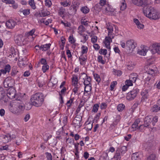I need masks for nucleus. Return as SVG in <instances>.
I'll use <instances>...</instances> for the list:
<instances>
[{
    "label": "nucleus",
    "mask_w": 160,
    "mask_h": 160,
    "mask_svg": "<svg viewBox=\"0 0 160 160\" xmlns=\"http://www.w3.org/2000/svg\"><path fill=\"white\" fill-rule=\"evenodd\" d=\"M143 13L148 18L156 20L160 18V15L157 11L151 7H148L143 9Z\"/></svg>",
    "instance_id": "f257e3e1"
},
{
    "label": "nucleus",
    "mask_w": 160,
    "mask_h": 160,
    "mask_svg": "<svg viewBox=\"0 0 160 160\" xmlns=\"http://www.w3.org/2000/svg\"><path fill=\"white\" fill-rule=\"evenodd\" d=\"M44 97L42 93H37L32 95L31 98V102L32 104L36 107L41 106L44 100Z\"/></svg>",
    "instance_id": "f03ea898"
},
{
    "label": "nucleus",
    "mask_w": 160,
    "mask_h": 160,
    "mask_svg": "<svg viewBox=\"0 0 160 160\" xmlns=\"http://www.w3.org/2000/svg\"><path fill=\"white\" fill-rule=\"evenodd\" d=\"M24 109V104L22 102L16 100L14 102V106L11 110L13 113L17 114L22 113Z\"/></svg>",
    "instance_id": "7ed1b4c3"
},
{
    "label": "nucleus",
    "mask_w": 160,
    "mask_h": 160,
    "mask_svg": "<svg viewBox=\"0 0 160 160\" xmlns=\"http://www.w3.org/2000/svg\"><path fill=\"white\" fill-rule=\"evenodd\" d=\"M101 10L104 14L108 15L109 12H113L114 9L109 5L107 0H101Z\"/></svg>",
    "instance_id": "20e7f679"
},
{
    "label": "nucleus",
    "mask_w": 160,
    "mask_h": 160,
    "mask_svg": "<svg viewBox=\"0 0 160 160\" xmlns=\"http://www.w3.org/2000/svg\"><path fill=\"white\" fill-rule=\"evenodd\" d=\"M127 151V147L122 146L117 148L113 157L114 160H121L122 156L126 153Z\"/></svg>",
    "instance_id": "39448f33"
},
{
    "label": "nucleus",
    "mask_w": 160,
    "mask_h": 160,
    "mask_svg": "<svg viewBox=\"0 0 160 160\" xmlns=\"http://www.w3.org/2000/svg\"><path fill=\"white\" fill-rule=\"evenodd\" d=\"M136 46L137 43L134 40L130 39L128 40L126 43V47L127 49V52L128 53L132 52Z\"/></svg>",
    "instance_id": "423d86ee"
},
{
    "label": "nucleus",
    "mask_w": 160,
    "mask_h": 160,
    "mask_svg": "<svg viewBox=\"0 0 160 160\" xmlns=\"http://www.w3.org/2000/svg\"><path fill=\"white\" fill-rule=\"evenodd\" d=\"M139 91V90L138 88H134L127 93L126 96L127 99L129 101L133 100L137 95Z\"/></svg>",
    "instance_id": "0eeeda50"
},
{
    "label": "nucleus",
    "mask_w": 160,
    "mask_h": 160,
    "mask_svg": "<svg viewBox=\"0 0 160 160\" xmlns=\"http://www.w3.org/2000/svg\"><path fill=\"white\" fill-rule=\"evenodd\" d=\"M149 90L148 89L143 90L141 93L142 97L140 102L143 104L144 102H146L148 99L149 96L148 93Z\"/></svg>",
    "instance_id": "6e6552de"
},
{
    "label": "nucleus",
    "mask_w": 160,
    "mask_h": 160,
    "mask_svg": "<svg viewBox=\"0 0 160 160\" xmlns=\"http://www.w3.org/2000/svg\"><path fill=\"white\" fill-rule=\"evenodd\" d=\"M0 100H2L4 103L7 102L8 101L7 96L5 92V91L3 88L0 87Z\"/></svg>",
    "instance_id": "1a4fd4ad"
},
{
    "label": "nucleus",
    "mask_w": 160,
    "mask_h": 160,
    "mask_svg": "<svg viewBox=\"0 0 160 160\" xmlns=\"http://www.w3.org/2000/svg\"><path fill=\"white\" fill-rule=\"evenodd\" d=\"M152 116H150L146 117L144 123L145 127H147L148 128H152L151 123H152Z\"/></svg>",
    "instance_id": "9d476101"
},
{
    "label": "nucleus",
    "mask_w": 160,
    "mask_h": 160,
    "mask_svg": "<svg viewBox=\"0 0 160 160\" xmlns=\"http://www.w3.org/2000/svg\"><path fill=\"white\" fill-rule=\"evenodd\" d=\"M13 80L7 78L5 79L3 82V85L5 88H13Z\"/></svg>",
    "instance_id": "9b49d317"
},
{
    "label": "nucleus",
    "mask_w": 160,
    "mask_h": 160,
    "mask_svg": "<svg viewBox=\"0 0 160 160\" xmlns=\"http://www.w3.org/2000/svg\"><path fill=\"white\" fill-rule=\"evenodd\" d=\"M16 94V90L13 88H9L8 90L7 96V98H9L10 99H12L14 98Z\"/></svg>",
    "instance_id": "f8f14e48"
},
{
    "label": "nucleus",
    "mask_w": 160,
    "mask_h": 160,
    "mask_svg": "<svg viewBox=\"0 0 160 160\" xmlns=\"http://www.w3.org/2000/svg\"><path fill=\"white\" fill-rule=\"evenodd\" d=\"M152 49H151V52L152 54L156 53H159L160 52V43L154 44L152 45Z\"/></svg>",
    "instance_id": "ddd939ff"
},
{
    "label": "nucleus",
    "mask_w": 160,
    "mask_h": 160,
    "mask_svg": "<svg viewBox=\"0 0 160 160\" xmlns=\"http://www.w3.org/2000/svg\"><path fill=\"white\" fill-rule=\"evenodd\" d=\"M17 23L13 19H10L6 22V27L9 29L13 28L16 25Z\"/></svg>",
    "instance_id": "4468645a"
},
{
    "label": "nucleus",
    "mask_w": 160,
    "mask_h": 160,
    "mask_svg": "<svg viewBox=\"0 0 160 160\" xmlns=\"http://www.w3.org/2000/svg\"><path fill=\"white\" fill-rule=\"evenodd\" d=\"M24 39L22 34L18 35L14 37V40L16 43L19 45H21L22 44Z\"/></svg>",
    "instance_id": "2eb2a0df"
},
{
    "label": "nucleus",
    "mask_w": 160,
    "mask_h": 160,
    "mask_svg": "<svg viewBox=\"0 0 160 160\" xmlns=\"http://www.w3.org/2000/svg\"><path fill=\"white\" fill-rule=\"evenodd\" d=\"M112 38L110 37H106L103 41V45L108 49L110 50V41L112 42Z\"/></svg>",
    "instance_id": "dca6fc26"
},
{
    "label": "nucleus",
    "mask_w": 160,
    "mask_h": 160,
    "mask_svg": "<svg viewBox=\"0 0 160 160\" xmlns=\"http://www.w3.org/2000/svg\"><path fill=\"white\" fill-rule=\"evenodd\" d=\"M144 0H132V3L135 5L139 6H142L145 8L144 6L145 3H144Z\"/></svg>",
    "instance_id": "f3484780"
},
{
    "label": "nucleus",
    "mask_w": 160,
    "mask_h": 160,
    "mask_svg": "<svg viewBox=\"0 0 160 160\" xmlns=\"http://www.w3.org/2000/svg\"><path fill=\"white\" fill-rule=\"evenodd\" d=\"M84 95L85 96H88L90 93L92 89L91 84L89 85H84Z\"/></svg>",
    "instance_id": "a211bd4d"
},
{
    "label": "nucleus",
    "mask_w": 160,
    "mask_h": 160,
    "mask_svg": "<svg viewBox=\"0 0 160 160\" xmlns=\"http://www.w3.org/2000/svg\"><path fill=\"white\" fill-rule=\"evenodd\" d=\"M147 73L149 74L154 76L155 74L157 73V69L156 66L153 67L152 68L149 67V69L147 71Z\"/></svg>",
    "instance_id": "6ab92c4d"
},
{
    "label": "nucleus",
    "mask_w": 160,
    "mask_h": 160,
    "mask_svg": "<svg viewBox=\"0 0 160 160\" xmlns=\"http://www.w3.org/2000/svg\"><path fill=\"white\" fill-rule=\"evenodd\" d=\"M147 51L146 47H143L141 48V49H139L138 53L140 55L145 56L146 55Z\"/></svg>",
    "instance_id": "aec40b11"
},
{
    "label": "nucleus",
    "mask_w": 160,
    "mask_h": 160,
    "mask_svg": "<svg viewBox=\"0 0 160 160\" xmlns=\"http://www.w3.org/2000/svg\"><path fill=\"white\" fill-rule=\"evenodd\" d=\"M2 141L4 143H6L10 141V137L9 134L2 135Z\"/></svg>",
    "instance_id": "412c9836"
},
{
    "label": "nucleus",
    "mask_w": 160,
    "mask_h": 160,
    "mask_svg": "<svg viewBox=\"0 0 160 160\" xmlns=\"http://www.w3.org/2000/svg\"><path fill=\"white\" fill-rule=\"evenodd\" d=\"M132 160H140L141 156L139 153L138 152L133 153L132 156Z\"/></svg>",
    "instance_id": "4be33fe9"
},
{
    "label": "nucleus",
    "mask_w": 160,
    "mask_h": 160,
    "mask_svg": "<svg viewBox=\"0 0 160 160\" xmlns=\"http://www.w3.org/2000/svg\"><path fill=\"white\" fill-rule=\"evenodd\" d=\"M51 45L50 43L42 45L41 46L40 50H42V51H46L50 48Z\"/></svg>",
    "instance_id": "5701e85b"
},
{
    "label": "nucleus",
    "mask_w": 160,
    "mask_h": 160,
    "mask_svg": "<svg viewBox=\"0 0 160 160\" xmlns=\"http://www.w3.org/2000/svg\"><path fill=\"white\" fill-rule=\"evenodd\" d=\"M138 75L136 73H132L130 74L129 79L133 82H135L138 78Z\"/></svg>",
    "instance_id": "b1692460"
},
{
    "label": "nucleus",
    "mask_w": 160,
    "mask_h": 160,
    "mask_svg": "<svg viewBox=\"0 0 160 160\" xmlns=\"http://www.w3.org/2000/svg\"><path fill=\"white\" fill-rule=\"evenodd\" d=\"M127 5L125 0H122L120 6V10L122 11H124L126 8Z\"/></svg>",
    "instance_id": "393cba45"
},
{
    "label": "nucleus",
    "mask_w": 160,
    "mask_h": 160,
    "mask_svg": "<svg viewBox=\"0 0 160 160\" xmlns=\"http://www.w3.org/2000/svg\"><path fill=\"white\" fill-rule=\"evenodd\" d=\"M18 71L17 68L16 66H13L11 72V75L12 77H14L18 72Z\"/></svg>",
    "instance_id": "a878e982"
},
{
    "label": "nucleus",
    "mask_w": 160,
    "mask_h": 160,
    "mask_svg": "<svg viewBox=\"0 0 160 160\" xmlns=\"http://www.w3.org/2000/svg\"><path fill=\"white\" fill-rule=\"evenodd\" d=\"M65 12V9L62 7L59 8L58 13L59 15L63 18V17H64V14Z\"/></svg>",
    "instance_id": "bb28decb"
},
{
    "label": "nucleus",
    "mask_w": 160,
    "mask_h": 160,
    "mask_svg": "<svg viewBox=\"0 0 160 160\" xmlns=\"http://www.w3.org/2000/svg\"><path fill=\"white\" fill-rule=\"evenodd\" d=\"M152 111L153 112H157L160 110V106L157 104L154 105L152 108Z\"/></svg>",
    "instance_id": "cd10ccee"
},
{
    "label": "nucleus",
    "mask_w": 160,
    "mask_h": 160,
    "mask_svg": "<svg viewBox=\"0 0 160 160\" xmlns=\"http://www.w3.org/2000/svg\"><path fill=\"white\" fill-rule=\"evenodd\" d=\"M81 11L84 14H87L89 11V9L87 6L82 7L81 8Z\"/></svg>",
    "instance_id": "c85d7f7f"
},
{
    "label": "nucleus",
    "mask_w": 160,
    "mask_h": 160,
    "mask_svg": "<svg viewBox=\"0 0 160 160\" xmlns=\"http://www.w3.org/2000/svg\"><path fill=\"white\" fill-rule=\"evenodd\" d=\"M156 155L155 154H151L147 157L146 160H156Z\"/></svg>",
    "instance_id": "c756f323"
},
{
    "label": "nucleus",
    "mask_w": 160,
    "mask_h": 160,
    "mask_svg": "<svg viewBox=\"0 0 160 160\" xmlns=\"http://www.w3.org/2000/svg\"><path fill=\"white\" fill-rule=\"evenodd\" d=\"M28 61H20L18 64L20 67L22 68L25 67L28 64Z\"/></svg>",
    "instance_id": "7c9ffc66"
},
{
    "label": "nucleus",
    "mask_w": 160,
    "mask_h": 160,
    "mask_svg": "<svg viewBox=\"0 0 160 160\" xmlns=\"http://www.w3.org/2000/svg\"><path fill=\"white\" fill-rule=\"evenodd\" d=\"M72 85L75 86L78 83V77L75 75L73 76L72 78Z\"/></svg>",
    "instance_id": "2f4dec72"
},
{
    "label": "nucleus",
    "mask_w": 160,
    "mask_h": 160,
    "mask_svg": "<svg viewBox=\"0 0 160 160\" xmlns=\"http://www.w3.org/2000/svg\"><path fill=\"white\" fill-rule=\"evenodd\" d=\"M93 74L94 79L98 82V84H99V82H100V76L98 74L94 72L93 73Z\"/></svg>",
    "instance_id": "473e14b6"
},
{
    "label": "nucleus",
    "mask_w": 160,
    "mask_h": 160,
    "mask_svg": "<svg viewBox=\"0 0 160 160\" xmlns=\"http://www.w3.org/2000/svg\"><path fill=\"white\" fill-rule=\"evenodd\" d=\"M28 4L31 6L32 9H36L35 3L34 0H29Z\"/></svg>",
    "instance_id": "72a5a7b5"
},
{
    "label": "nucleus",
    "mask_w": 160,
    "mask_h": 160,
    "mask_svg": "<svg viewBox=\"0 0 160 160\" xmlns=\"http://www.w3.org/2000/svg\"><path fill=\"white\" fill-rule=\"evenodd\" d=\"M19 12H22L23 15L25 16L28 15L30 13V10L29 9H25L24 10L21 9Z\"/></svg>",
    "instance_id": "f704fd0d"
},
{
    "label": "nucleus",
    "mask_w": 160,
    "mask_h": 160,
    "mask_svg": "<svg viewBox=\"0 0 160 160\" xmlns=\"http://www.w3.org/2000/svg\"><path fill=\"white\" fill-rule=\"evenodd\" d=\"M91 78L90 77H87L86 78H85L84 81V85H89L91 84L90 83Z\"/></svg>",
    "instance_id": "c9c22d12"
},
{
    "label": "nucleus",
    "mask_w": 160,
    "mask_h": 160,
    "mask_svg": "<svg viewBox=\"0 0 160 160\" xmlns=\"http://www.w3.org/2000/svg\"><path fill=\"white\" fill-rule=\"evenodd\" d=\"M125 106L123 104L121 103L118 104L117 107V109L118 111H122L124 108Z\"/></svg>",
    "instance_id": "e433bc0d"
},
{
    "label": "nucleus",
    "mask_w": 160,
    "mask_h": 160,
    "mask_svg": "<svg viewBox=\"0 0 160 160\" xmlns=\"http://www.w3.org/2000/svg\"><path fill=\"white\" fill-rule=\"evenodd\" d=\"M113 72L114 75H117L118 76H120L122 73V72L121 71L115 69H113Z\"/></svg>",
    "instance_id": "4c0bfd02"
},
{
    "label": "nucleus",
    "mask_w": 160,
    "mask_h": 160,
    "mask_svg": "<svg viewBox=\"0 0 160 160\" xmlns=\"http://www.w3.org/2000/svg\"><path fill=\"white\" fill-rule=\"evenodd\" d=\"M80 120H78L77 119H74L73 122V123L75 127L79 126L80 127V126H81V125H80Z\"/></svg>",
    "instance_id": "58836bf2"
},
{
    "label": "nucleus",
    "mask_w": 160,
    "mask_h": 160,
    "mask_svg": "<svg viewBox=\"0 0 160 160\" xmlns=\"http://www.w3.org/2000/svg\"><path fill=\"white\" fill-rule=\"evenodd\" d=\"M74 99V98L73 97L71 98L67 102L66 104L68 107V108L71 106L72 103Z\"/></svg>",
    "instance_id": "ea45409f"
},
{
    "label": "nucleus",
    "mask_w": 160,
    "mask_h": 160,
    "mask_svg": "<svg viewBox=\"0 0 160 160\" xmlns=\"http://www.w3.org/2000/svg\"><path fill=\"white\" fill-rule=\"evenodd\" d=\"M141 103L139 101H136L135 102L133 105L131 107V109L133 111L137 108L139 105Z\"/></svg>",
    "instance_id": "a19ab883"
},
{
    "label": "nucleus",
    "mask_w": 160,
    "mask_h": 160,
    "mask_svg": "<svg viewBox=\"0 0 160 160\" xmlns=\"http://www.w3.org/2000/svg\"><path fill=\"white\" fill-rule=\"evenodd\" d=\"M2 2L6 4H14L15 1L14 0H2Z\"/></svg>",
    "instance_id": "79ce46f5"
},
{
    "label": "nucleus",
    "mask_w": 160,
    "mask_h": 160,
    "mask_svg": "<svg viewBox=\"0 0 160 160\" xmlns=\"http://www.w3.org/2000/svg\"><path fill=\"white\" fill-rule=\"evenodd\" d=\"M127 69L129 70H131L133 69L134 68V65L132 64V62L131 63L129 62L126 64Z\"/></svg>",
    "instance_id": "37998d69"
},
{
    "label": "nucleus",
    "mask_w": 160,
    "mask_h": 160,
    "mask_svg": "<svg viewBox=\"0 0 160 160\" xmlns=\"http://www.w3.org/2000/svg\"><path fill=\"white\" fill-rule=\"evenodd\" d=\"M82 48V54H83L85 53H87L88 48L86 46H85L83 45H82L81 47Z\"/></svg>",
    "instance_id": "c03bdc74"
},
{
    "label": "nucleus",
    "mask_w": 160,
    "mask_h": 160,
    "mask_svg": "<svg viewBox=\"0 0 160 160\" xmlns=\"http://www.w3.org/2000/svg\"><path fill=\"white\" fill-rule=\"evenodd\" d=\"M49 66L46 64L45 65H43L42 68V70L43 72H46V71L49 69Z\"/></svg>",
    "instance_id": "a18cd8bd"
},
{
    "label": "nucleus",
    "mask_w": 160,
    "mask_h": 160,
    "mask_svg": "<svg viewBox=\"0 0 160 160\" xmlns=\"http://www.w3.org/2000/svg\"><path fill=\"white\" fill-rule=\"evenodd\" d=\"M117 84L116 81H113L111 82L110 86V90L111 91H113L114 89V87L115 85Z\"/></svg>",
    "instance_id": "49530a36"
},
{
    "label": "nucleus",
    "mask_w": 160,
    "mask_h": 160,
    "mask_svg": "<svg viewBox=\"0 0 160 160\" xmlns=\"http://www.w3.org/2000/svg\"><path fill=\"white\" fill-rule=\"evenodd\" d=\"M45 155L48 160H52V156L51 153L48 152H46L45 153Z\"/></svg>",
    "instance_id": "de8ad7c7"
},
{
    "label": "nucleus",
    "mask_w": 160,
    "mask_h": 160,
    "mask_svg": "<svg viewBox=\"0 0 160 160\" xmlns=\"http://www.w3.org/2000/svg\"><path fill=\"white\" fill-rule=\"evenodd\" d=\"M99 107V105L98 104H95L93 106L92 111L93 112H96L98 110Z\"/></svg>",
    "instance_id": "09e8293b"
},
{
    "label": "nucleus",
    "mask_w": 160,
    "mask_h": 160,
    "mask_svg": "<svg viewBox=\"0 0 160 160\" xmlns=\"http://www.w3.org/2000/svg\"><path fill=\"white\" fill-rule=\"evenodd\" d=\"M152 126H153L155 125V123L158 122V118L157 116H155L154 117H152Z\"/></svg>",
    "instance_id": "8fccbe9b"
},
{
    "label": "nucleus",
    "mask_w": 160,
    "mask_h": 160,
    "mask_svg": "<svg viewBox=\"0 0 160 160\" xmlns=\"http://www.w3.org/2000/svg\"><path fill=\"white\" fill-rule=\"evenodd\" d=\"M45 4L46 6L48 8L50 7L52 4L51 1L50 0H45Z\"/></svg>",
    "instance_id": "3c124183"
},
{
    "label": "nucleus",
    "mask_w": 160,
    "mask_h": 160,
    "mask_svg": "<svg viewBox=\"0 0 160 160\" xmlns=\"http://www.w3.org/2000/svg\"><path fill=\"white\" fill-rule=\"evenodd\" d=\"M68 40L69 42L71 43H74L75 42L76 40L73 37L72 35L70 36L68 38Z\"/></svg>",
    "instance_id": "603ef678"
},
{
    "label": "nucleus",
    "mask_w": 160,
    "mask_h": 160,
    "mask_svg": "<svg viewBox=\"0 0 160 160\" xmlns=\"http://www.w3.org/2000/svg\"><path fill=\"white\" fill-rule=\"evenodd\" d=\"M132 82H133L130 79L129 80H127L125 81V84L128 87L132 86L133 85Z\"/></svg>",
    "instance_id": "864d4df0"
},
{
    "label": "nucleus",
    "mask_w": 160,
    "mask_h": 160,
    "mask_svg": "<svg viewBox=\"0 0 160 160\" xmlns=\"http://www.w3.org/2000/svg\"><path fill=\"white\" fill-rule=\"evenodd\" d=\"M38 86L39 87H42L43 85L45 84V81L44 80H41L39 81V80L38 81Z\"/></svg>",
    "instance_id": "5fc2aeb1"
},
{
    "label": "nucleus",
    "mask_w": 160,
    "mask_h": 160,
    "mask_svg": "<svg viewBox=\"0 0 160 160\" xmlns=\"http://www.w3.org/2000/svg\"><path fill=\"white\" fill-rule=\"evenodd\" d=\"M145 128H148L147 127H145L144 124L140 125L138 127V130L141 131H143L145 129Z\"/></svg>",
    "instance_id": "6e6d98bb"
},
{
    "label": "nucleus",
    "mask_w": 160,
    "mask_h": 160,
    "mask_svg": "<svg viewBox=\"0 0 160 160\" xmlns=\"http://www.w3.org/2000/svg\"><path fill=\"white\" fill-rule=\"evenodd\" d=\"M40 63H41L42 64H43V65L47 64L46 60L43 58H41L38 62V65H39Z\"/></svg>",
    "instance_id": "4d7b16f0"
},
{
    "label": "nucleus",
    "mask_w": 160,
    "mask_h": 160,
    "mask_svg": "<svg viewBox=\"0 0 160 160\" xmlns=\"http://www.w3.org/2000/svg\"><path fill=\"white\" fill-rule=\"evenodd\" d=\"M4 69L7 72H9L11 69V66L9 64H7Z\"/></svg>",
    "instance_id": "13d9d810"
},
{
    "label": "nucleus",
    "mask_w": 160,
    "mask_h": 160,
    "mask_svg": "<svg viewBox=\"0 0 160 160\" xmlns=\"http://www.w3.org/2000/svg\"><path fill=\"white\" fill-rule=\"evenodd\" d=\"M107 28L108 30V35H109L110 33H111L113 31V28L112 26H107Z\"/></svg>",
    "instance_id": "bf43d9fd"
},
{
    "label": "nucleus",
    "mask_w": 160,
    "mask_h": 160,
    "mask_svg": "<svg viewBox=\"0 0 160 160\" xmlns=\"http://www.w3.org/2000/svg\"><path fill=\"white\" fill-rule=\"evenodd\" d=\"M100 5V2L99 3L97 4L94 7V9L96 10V12L97 11L98 13L100 12V8L99 6Z\"/></svg>",
    "instance_id": "052dcab7"
},
{
    "label": "nucleus",
    "mask_w": 160,
    "mask_h": 160,
    "mask_svg": "<svg viewBox=\"0 0 160 160\" xmlns=\"http://www.w3.org/2000/svg\"><path fill=\"white\" fill-rule=\"evenodd\" d=\"M78 29L80 32H82L84 31H85L86 30V28H85L82 25H80L78 28Z\"/></svg>",
    "instance_id": "680f3d73"
},
{
    "label": "nucleus",
    "mask_w": 160,
    "mask_h": 160,
    "mask_svg": "<svg viewBox=\"0 0 160 160\" xmlns=\"http://www.w3.org/2000/svg\"><path fill=\"white\" fill-rule=\"evenodd\" d=\"M87 57L85 55H81L79 57V59L80 61L81 60L82 61H86L87 60Z\"/></svg>",
    "instance_id": "e2e57ef3"
},
{
    "label": "nucleus",
    "mask_w": 160,
    "mask_h": 160,
    "mask_svg": "<svg viewBox=\"0 0 160 160\" xmlns=\"http://www.w3.org/2000/svg\"><path fill=\"white\" fill-rule=\"evenodd\" d=\"M60 3L62 5L65 7L70 6L71 4L70 3L66 2H61Z\"/></svg>",
    "instance_id": "0e129e2a"
},
{
    "label": "nucleus",
    "mask_w": 160,
    "mask_h": 160,
    "mask_svg": "<svg viewBox=\"0 0 160 160\" xmlns=\"http://www.w3.org/2000/svg\"><path fill=\"white\" fill-rule=\"evenodd\" d=\"M82 36L83 38V41H82L81 42L84 43L88 39V35H85V34H82Z\"/></svg>",
    "instance_id": "69168bd1"
},
{
    "label": "nucleus",
    "mask_w": 160,
    "mask_h": 160,
    "mask_svg": "<svg viewBox=\"0 0 160 160\" xmlns=\"http://www.w3.org/2000/svg\"><path fill=\"white\" fill-rule=\"evenodd\" d=\"M35 29H32L28 33L27 35L28 36H32L33 34L35 32Z\"/></svg>",
    "instance_id": "338daca9"
},
{
    "label": "nucleus",
    "mask_w": 160,
    "mask_h": 160,
    "mask_svg": "<svg viewBox=\"0 0 160 160\" xmlns=\"http://www.w3.org/2000/svg\"><path fill=\"white\" fill-rule=\"evenodd\" d=\"M108 157V154L106 152H103L101 156V158H102L103 159H105Z\"/></svg>",
    "instance_id": "774afa93"
}]
</instances>
